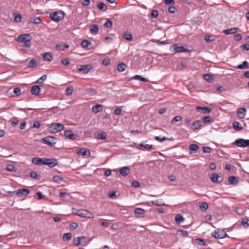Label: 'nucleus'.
Instances as JSON below:
<instances>
[{
    "label": "nucleus",
    "instance_id": "nucleus-19",
    "mask_svg": "<svg viewBox=\"0 0 249 249\" xmlns=\"http://www.w3.org/2000/svg\"><path fill=\"white\" fill-rule=\"evenodd\" d=\"M41 56L43 57L44 61H47L48 62H51L52 61L53 59V56L50 53H42Z\"/></svg>",
    "mask_w": 249,
    "mask_h": 249
},
{
    "label": "nucleus",
    "instance_id": "nucleus-14",
    "mask_svg": "<svg viewBox=\"0 0 249 249\" xmlns=\"http://www.w3.org/2000/svg\"><path fill=\"white\" fill-rule=\"evenodd\" d=\"M76 153L77 154H80L83 157H89L90 156V152L89 150H87L85 148H81L77 151Z\"/></svg>",
    "mask_w": 249,
    "mask_h": 249
},
{
    "label": "nucleus",
    "instance_id": "nucleus-41",
    "mask_svg": "<svg viewBox=\"0 0 249 249\" xmlns=\"http://www.w3.org/2000/svg\"><path fill=\"white\" fill-rule=\"evenodd\" d=\"M198 149V146L195 144H192L189 146V150L196 152Z\"/></svg>",
    "mask_w": 249,
    "mask_h": 249
},
{
    "label": "nucleus",
    "instance_id": "nucleus-35",
    "mask_svg": "<svg viewBox=\"0 0 249 249\" xmlns=\"http://www.w3.org/2000/svg\"><path fill=\"white\" fill-rule=\"evenodd\" d=\"M193 126L194 129H199L201 126V122L200 120H197L193 123Z\"/></svg>",
    "mask_w": 249,
    "mask_h": 249
},
{
    "label": "nucleus",
    "instance_id": "nucleus-59",
    "mask_svg": "<svg viewBox=\"0 0 249 249\" xmlns=\"http://www.w3.org/2000/svg\"><path fill=\"white\" fill-rule=\"evenodd\" d=\"M211 148L208 146H205L203 148L204 153H210L211 152Z\"/></svg>",
    "mask_w": 249,
    "mask_h": 249
},
{
    "label": "nucleus",
    "instance_id": "nucleus-44",
    "mask_svg": "<svg viewBox=\"0 0 249 249\" xmlns=\"http://www.w3.org/2000/svg\"><path fill=\"white\" fill-rule=\"evenodd\" d=\"M199 208L201 210L206 211L208 208V204L206 202H202L199 205Z\"/></svg>",
    "mask_w": 249,
    "mask_h": 249
},
{
    "label": "nucleus",
    "instance_id": "nucleus-33",
    "mask_svg": "<svg viewBox=\"0 0 249 249\" xmlns=\"http://www.w3.org/2000/svg\"><path fill=\"white\" fill-rule=\"evenodd\" d=\"M151 203L153 205L159 206L165 205V204L162 202V200L161 199L160 200H153L151 201Z\"/></svg>",
    "mask_w": 249,
    "mask_h": 249
},
{
    "label": "nucleus",
    "instance_id": "nucleus-2",
    "mask_svg": "<svg viewBox=\"0 0 249 249\" xmlns=\"http://www.w3.org/2000/svg\"><path fill=\"white\" fill-rule=\"evenodd\" d=\"M32 37L30 34H25L19 36L17 41L22 43L26 47H30L31 45V41Z\"/></svg>",
    "mask_w": 249,
    "mask_h": 249
},
{
    "label": "nucleus",
    "instance_id": "nucleus-55",
    "mask_svg": "<svg viewBox=\"0 0 249 249\" xmlns=\"http://www.w3.org/2000/svg\"><path fill=\"white\" fill-rule=\"evenodd\" d=\"M242 224L245 228H247L249 226V224H248V220L247 218H244L242 219Z\"/></svg>",
    "mask_w": 249,
    "mask_h": 249
},
{
    "label": "nucleus",
    "instance_id": "nucleus-36",
    "mask_svg": "<svg viewBox=\"0 0 249 249\" xmlns=\"http://www.w3.org/2000/svg\"><path fill=\"white\" fill-rule=\"evenodd\" d=\"M37 65V63L36 62V60L35 59H32L29 62L28 67L29 68H35L36 67Z\"/></svg>",
    "mask_w": 249,
    "mask_h": 249
},
{
    "label": "nucleus",
    "instance_id": "nucleus-26",
    "mask_svg": "<svg viewBox=\"0 0 249 249\" xmlns=\"http://www.w3.org/2000/svg\"><path fill=\"white\" fill-rule=\"evenodd\" d=\"M196 109L198 111L201 110L203 111L204 113H208L211 112V109L208 107H201L199 106H197L196 107Z\"/></svg>",
    "mask_w": 249,
    "mask_h": 249
},
{
    "label": "nucleus",
    "instance_id": "nucleus-15",
    "mask_svg": "<svg viewBox=\"0 0 249 249\" xmlns=\"http://www.w3.org/2000/svg\"><path fill=\"white\" fill-rule=\"evenodd\" d=\"M32 162L35 165H42L44 164V158H33L32 159Z\"/></svg>",
    "mask_w": 249,
    "mask_h": 249
},
{
    "label": "nucleus",
    "instance_id": "nucleus-64",
    "mask_svg": "<svg viewBox=\"0 0 249 249\" xmlns=\"http://www.w3.org/2000/svg\"><path fill=\"white\" fill-rule=\"evenodd\" d=\"M78 227V224L76 223L73 222L70 225V228L71 230H75Z\"/></svg>",
    "mask_w": 249,
    "mask_h": 249
},
{
    "label": "nucleus",
    "instance_id": "nucleus-22",
    "mask_svg": "<svg viewBox=\"0 0 249 249\" xmlns=\"http://www.w3.org/2000/svg\"><path fill=\"white\" fill-rule=\"evenodd\" d=\"M95 136L96 138L101 140H105L107 138V135L105 132H98L95 133Z\"/></svg>",
    "mask_w": 249,
    "mask_h": 249
},
{
    "label": "nucleus",
    "instance_id": "nucleus-11",
    "mask_svg": "<svg viewBox=\"0 0 249 249\" xmlns=\"http://www.w3.org/2000/svg\"><path fill=\"white\" fill-rule=\"evenodd\" d=\"M92 69V67L91 65H79L78 67V71L79 72H82L83 73H88L91 69Z\"/></svg>",
    "mask_w": 249,
    "mask_h": 249
},
{
    "label": "nucleus",
    "instance_id": "nucleus-40",
    "mask_svg": "<svg viewBox=\"0 0 249 249\" xmlns=\"http://www.w3.org/2000/svg\"><path fill=\"white\" fill-rule=\"evenodd\" d=\"M53 180L57 183H59L63 180V178L59 176H55L53 177Z\"/></svg>",
    "mask_w": 249,
    "mask_h": 249
},
{
    "label": "nucleus",
    "instance_id": "nucleus-3",
    "mask_svg": "<svg viewBox=\"0 0 249 249\" xmlns=\"http://www.w3.org/2000/svg\"><path fill=\"white\" fill-rule=\"evenodd\" d=\"M64 128V126L62 124L59 123H53L49 127V131L52 133H56L62 130Z\"/></svg>",
    "mask_w": 249,
    "mask_h": 249
},
{
    "label": "nucleus",
    "instance_id": "nucleus-34",
    "mask_svg": "<svg viewBox=\"0 0 249 249\" xmlns=\"http://www.w3.org/2000/svg\"><path fill=\"white\" fill-rule=\"evenodd\" d=\"M133 79L135 80H139L141 81H143L144 82H148V80L146 78H145L144 77H142L141 75H136L132 77Z\"/></svg>",
    "mask_w": 249,
    "mask_h": 249
},
{
    "label": "nucleus",
    "instance_id": "nucleus-1",
    "mask_svg": "<svg viewBox=\"0 0 249 249\" xmlns=\"http://www.w3.org/2000/svg\"><path fill=\"white\" fill-rule=\"evenodd\" d=\"M72 213L80 217L93 219L94 215L89 211L85 209H72Z\"/></svg>",
    "mask_w": 249,
    "mask_h": 249
},
{
    "label": "nucleus",
    "instance_id": "nucleus-45",
    "mask_svg": "<svg viewBox=\"0 0 249 249\" xmlns=\"http://www.w3.org/2000/svg\"><path fill=\"white\" fill-rule=\"evenodd\" d=\"M155 139L158 141V142H163V141H165V140H170V141H173L174 139L173 138H170L169 139H167L166 137H162V138H160L158 136H156L155 137Z\"/></svg>",
    "mask_w": 249,
    "mask_h": 249
},
{
    "label": "nucleus",
    "instance_id": "nucleus-4",
    "mask_svg": "<svg viewBox=\"0 0 249 249\" xmlns=\"http://www.w3.org/2000/svg\"><path fill=\"white\" fill-rule=\"evenodd\" d=\"M64 17V13L61 11H56L50 14L51 19L55 22H58Z\"/></svg>",
    "mask_w": 249,
    "mask_h": 249
},
{
    "label": "nucleus",
    "instance_id": "nucleus-28",
    "mask_svg": "<svg viewBox=\"0 0 249 249\" xmlns=\"http://www.w3.org/2000/svg\"><path fill=\"white\" fill-rule=\"evenodd\" d=\"M219 178H220V177L216 174H213L211 177V180L213 182H220L221 180H219Z\"/></svg>",
    "mask_w": 249,
    "mask_h": 249
},
{
    "label": "nucleus",
    "instance_id": "nucleus-30",
    "mask_svg": "<svg viewBox=\"0 0 249 249\" xmlns=\"http://www.w3.org/2000/svg\"><path fill=\"white\" fill-rule=\"evenodd\" d=\"M228 180L231 184H236L238 182V178L234 176H230L228 178Z\"/></svg>",
    "mask_w": 249,
    "mask_h": 249
},
{
    "label": "nucleus",
    "instance_id": "nucleus-31",
    "mask_svg": "<svg viewBox=\"0 0 249 249\" xmlns=\"http://www.w3.org/2000/svg\"><path fill=\"white\" fill-rule=\"evenodd\" d=\"M126 68V65L124 63H120L117 66V70L120 72L124 71Z\"/></svg>",
    "mask_w": 249,
    "mask_h": 249
},
{
    "label": "nucleus",
    "instance_id": "nucleus-21",
    "mask_svg": "<svg viewBox=\"0 0 249 249\" xmlns=\"http://www.w3.org/2000/svg\"><path fill=\"white\" fill-rule=\"evenodd\" d=\"M119 173L121 175L125 176L130 173V170L127 167H124L120 169Z\"/></svg>",
    "mask_w": 249,
    "mask_h": 249
},
{
    "label": "nucleus",
    "instance_id": "nucleus-8",
    "mask_svg": "<svg viewBox=\"0 0 249 249\" xmlns=\"http://www.w3.org/2000/svg\"><path fill=\"white\" fill-rule=\"evenodd\" d=\"M234 143L240 147H249V140L238 139L234 142Z\"/></svg>",
    "mask_w": 249,
    "mask_h": 249
},
{
    "label": "nucleus",
    "instance_id": "nucleus-7",
    "mask_svg": "<svg viewBox=\"0 0 249 249\" xmlns=\"http://www.w3.org/2000/svg\"><path fill=\"white\" fill-rule=\"evenodd\" d=\"M41 141L44 143L53 146L56 143V139L54 137L48 136L42 139Z\"/></svg>",
    "mask_w": 249,
    "mask_h": 249
},
{
    "label": "nucleus",
    "instance_id": "nucleus-29",
    "mask_svg": "<svg viewBox=\"0 0 249 249\" xmlns=\"http://www.w3.org/2000/svg\"><path fill=\"white\" fill-rule=\"evenodd\" d=\"M102 109V106L101 105H97L92 107V111L94 113H98Z\"/></svg>",
    "mask_w": 249,
    "mask_h": 249
},
{
    "label": "nucleus",
    "instance_id": "nucleus-20",
    "mask_svg": "<svg viewBox=\"0 0 249 249\" xmlns=\"http://www.w3.org/2000/svg\"><path fill=\"white\" fill-rule=\"evenodd\" d=\"M238 29V28L234 27L229 29L225 30L223 31V33L225 35L234 34L237 32Z\"/></svg>",
    "mask_w": 249,
    "mask_h": 249
},
{
    "label": "nucleus",
    "instance_id": "nucleus-12",
    "mask_svg": "<svg viewBox=\"0 0 249 249\" xmlns=\"http://www.w3.org/2000/svg\"><path fill=\"white\" fill-rule=\"evenodd\" d=\"M30 192V190L28 189H19L16 191V196L18 197L26 196L29 194Z\"/></svg>",
    "mask_w": 249,
    "mask_h": 249
},
{
    "label": "nucleus",
    "instance_id": "nucleus-61",
    "mask_svg": "<svg viewBox=\"0 0 249 249\" xmlns=\"http://www.w3.org/2000/svg\"><path fill=\"white\" fill-rule=\"evenodd\" d=\"M41 125L39 121H36L34 123L33 127L34 128H38Z\"/></svg>",
    "mask_w": 249,
    "mask_h": 249
},
{
    "label": "nucleus",
    "instance_id": "nucleus-27",
    "mask_svg": "<svg viewBox=\"0 0 249 249\" xmlns=\"http://www.w3.org/2000/svg\"><path fill=\"white\" fill-rule=\"evenodd\" d=\"M56 48L57 50L60 51H64L65 49H68L69 47V45L65 43H61L56 45Z\"/></svg>",
    "mask_w": 249,
    "mask_h": 249
},
{
    "label": "nucleus",
    "instance_id": "nucleus-63",
    "mask_svg": "<svg viewBox=\"0 0 249 249\" xmlns=\"http://www.w3.org/2000/svg\"><path fill=\"white\" fill-rule=\"evenodd\" d=\"M20 92L21 90L19 88H16L14 89V93L17 96L19 95L20 94Z\"/></svg>",
    "mask_w": 249,
    "mask_h": 249
},
{
    "label": "nucleus",
    "instance_id": "nucleus-48",
    "mask_svg": "<svg viewBox=\"0 0 249 249\" xmlns=\"http://www.w3.org/2000/svg\"><path fill=\"white\" fill-rule=\"evenodd\" d=\"M177 234L183 236H187L188 235V232L183 230H178L177 231Z\"/></svg>",
    "mask_w": 249,
    "mask_h": 249
},
{
    "label": "nucleus",
    "instance_id": "nucleus-60",
    "mask_svg": "<svg viewBox=\"0 0 249 249\" xmlns=\"http://www.w3.org/2000/svg\"><path fill=\"white\" fill-rule=\"evenodd\" d=\"M203 77L207 81H210L212 78V76L209 74H204Z\"/></svg>",
    "mask_w": 249,
    "mask_h": 249
},
{
    "label": "nucleus",
    "instance_id": "nucleus-53",
    "mask_svg": "<svg viewBox=\"0 0 249 249\" xmlns=\"http://www.w3.org/2000/svg\"><path fill=\"white\" fill-rule=\"evenodd\" d=\"M212 120V118L210 116H206L203 119V122L204 124L209 123Z\"/></svg>",
    "mask_w": 249,
    "mask_h": 249
},
{
    "label": "nucleus",
    "instance_id": "nucleus-9",
    "mask_svg": "<svg viewBox=\"0 0 249 249\" xmlns=\"http://www.w3.org/2000/svg\"><path fill=\"white\" fill-rule=\"evenodd\" d=\"M171 50L174 53H179L182 52H187L188 50L183 46H178V44H174L171 47Z\"/></svg>",
    "mask_w": 249,
    "mask_h": 249
},
{
    "label": "nucleus",
    "instance_id": "nucleus-10",
    "mask_svg": "<svg viewBox=\"0 0 249 249\" xmlns=\"http://www.w3.org/2000/svg\"><path fill=\"white\" fill-rule=\"evenodd\" d=\"M58 163L57 160L55 159L44 158V164L52 168L56 166Z\"/></svg>",
    "mask_w": 249,
    "mask_h": 249
},
{
    "label": "nucleus",
    "instance_id": "nucleus-24",
    "mask_svg": "<svg viewBox=\"0 0 249 249\" xmlns=\"http://www.w3.org/2000/svg\"><path fill=\"white\" fill-rule=\"evenodd\" d=\"M233 128L236 131H240L243 129V127L240 124L236 121H234L232 123Z\"/></svg>",
    "mask_w": 249,
    "mask_h": 249
},
{
    "label": "nucleus",
    "instance_id": "nucleus-50",
    "mask_svg": "<svg viewBox=\"0 0 249 249\" xmlns=\"http://www.w3.org/2000/svg\"><path fill=\"white\" fill-rule=\"evenodd\" d=\"M181 119H182V118L181 116H176L173 118V119L172 120V123L175 124L178 122L180 121L181 120Z\"/></svg>",
    "mask_w": 249,
    "mask_h": 249
},
{
    "label": "nucleus",
    "instance_id": "nucleus-32",
    "mask_svg": "<svg viewBox=\"0 0 249 249\" xmlns=\"http://www.w3.org/2000/svg\"><path fill=\"white\" fill-rule=\"evenodd\" d=\"M6 170L9 172H16L17 171V168L12 164L7 165Z\"/></svg>",
    "mask_w": 249,
    "mask_h": 249
},
{
    "label": "nucleus",
    "instance_id": "nucleus-23",
    "mask_svg": "<svg viewBox=\"0 0 249 249\" xmlns=\"http://www.w3.org/2000/svg\"><path fill=\"white\" fill-rule=\"evenodd\" d=\"M99 28L96 24L92 25L90 26V32L91 34L96 35L98 33Z\"/></svg>",
    "mask_w": 249,
    "mask_h": 249
},
{
    "label": "nucleus",
    "instance_id": "nucleus-13",
    "mask_svg": "<svg viewBox=\"0 0 249 249\" xmlns=\"http://www.w3.org/2000/svg\"><path fill=\"white\" fill-rule=\"evenodd\" d=\"M64 135L68 139H69L71 140H74L77 136L76 134H74L72 131L70 130H67L64 132Z\"/></svg>",
    "mask_w": 249,
    "mask_h": 249
},
{
    "label": "nucleus",
    "instance_id": "nucleus-51",
    "mask_svg": "<svg viewBox=\"0 0 249 249\" xmlns=\"http://www.w3.org/2000/svg\"><path fill=\"white\" fill-rule=\"evenodd\" d=\"M73 91V87L72 86L69 87L68 88H67V89H66V94L68 95H70L72 93Z\"/></svg>",
    "mask_w": 249,
    "mask_h": 249
},
{
    "label": "nucleus",
    "instance_id": "nucleus-17",
    "mask_svg": "<svg viewBox=\"0 0 249 249\" xmlns=\"http://www.w3.org/2000/svg\"><path fill=\"white\" fill-rule=\"evenodd\" d=\"M237 112L238 117L240 119H243L246 115V109L245 107L240 108L237 110Z\"/></svg>",
    "mask_w": 249,
    "mask_h": 249
},
{
    "label": "nucleus",
    "instance_id": "nucleus-38",
    "mask_svg": "<svg viewBox=\"0 0 249 249\" xmlns=\"http://www.w3.org/2000/svg\"><path fill=\"white\" fill-rule=\"evenodd\" d=\"M139 145L141 147H142L144 150H149L153 148L152 145L148 144L140 143Z\"/></svg>",
    "mask_w": 249,
    "mask_h": 249
},
{
    "label": "nucleus",
    "instance_id": "nucleus-18",
    "mask_svg": "<svg viewBox=\"0 0 249 249\" xmlns=\"http://www.w3.org/2000/svg\"><path fill=\"white\" fill-rule=\"evenodd\" d=\"M40 91V88L38 85L33 86L31 89V93L33 95H37Z\"/></svg>",
    "mask_w": 249,
    "mask_h": 249
},
{
    "label": "nucleus",
    "instance_id": "nucleus-49",
    "mask_svg": "<svg viewBox=\"0 0 249 249\" xmlns=\"http://www.w3.org/2000/svg\"><path fill=\"white\" fill-rule=\"evenodd\" d=\"M124 38H125L127 40H132V36L129 33H124L123 35Z\"/></svg>",
    "mask_w": 249,
    "mask_h": 249
},
{
    "label": "nucleus",
    "instance_id": "nucleus-52",
    "mask_svg": "<svg viewBox=\"0 0 249 249\" xmlns=\"http://www.w3.org/2000/svg\"><path fill=\"white\" fill-rule=\"evenodd\" d=\"M47 78L46 75H43L42 76H41L37 81V83L41 84L44 81H45Z\"/></svg>",
    "mask_w": 249,
    "mask_h": 249
},
{
    "label": "nucleus",
    "instance_id": "nucleus-47",
    "mask_svg": "<svg viewBox=\"0 0 249 249\" xmlns=\"http://www.w3.org/2000/svg\"><path fill=\"white\" fill-rule=\"evenodd\" d=\"M90 44L88 40H84L81 42V46L85 49L88 48L89 45Z\"/></svg>",
    "mask_w": 249,
    "mask_h": 249
},
{
    "label": "nucleus",
    "instance_id": "nucleus-62",
    "mask_svg": "<svg viewBox=\"0 0 249 249\" xmlns=\"http://www.w3.org/2000/svg\"><path fill=\"white\" fill-rule=\"evenodd\" d=\"M37 196L38 199H41L45 197V196L43 195L41 192H37L36 194Z\"/></svg>",
    "mask_w": 249,
    "mask_h": 249
},
{
    "label": "nucleus",
    "instance_id": "nucleus-58",
    "mask_svg": "<svg viewBox=\"0 0 249 249\" xmlns=\"http://www.w3.org/2000/svg\"><path fill=\"white\" fill-rule=\"evenodd\" d=\"M131 186L135 188H137L140 186V183L138 181L135 180L133 181L131 183Z\"/></svg>",
    "mask_w": 249,
    "mask_h": 249
},
{
    "label": "nucleus",
    "instance_id": "nucleus-37",
    "mask_svg": "<svg viewBox=\"0 0 249 249\" xmlns=\"http://www.w3.org/2000/svg\"><path fill=\"white\" fill-rule=\"evenodd\" d=\"M98 8L103 11H105L107 9V6L103 2H99L97 4Z\"/></svg>",
    "mask_w": 249,
    "mask_h": 249
},
{
    "label": "nucleus",
    "instance_id": "nucleus-25",
    "mask_svg": "<svg viewBox=\"0 0 249 249\" xmlns=\"http://www.w3.org/2000/svg\"><path fill=\"white\" fill-rule=\"evenodd\" d=\"M237 68L241 70L248 69H249V65L247 61H245L242 64L239 65Z\"/></svg>",
    "mask_w": 249,
    "mask_h": 249
},
{
    "label": "nucleus",
    "instance_id": "nucleus-6",
    "mask_svg": "<svg viewBox=\"0 0 249 249\" xmlns=\"http://www.w3.org/2000/svg\"><path fill=\"white\" fill-rule=\"evenodd\" d=\"M86 239L87 237L84 236L74 238L73 239V244L76 246L80 245L86 246L88 244Z\"/></svg>",
    "mask_w": 249,
    "mask_h": 249
},
{
    "label": "nucleus",
    "instance_id": "nucleus-16",
    "mask_svg": "<svg viewBox=\"0 0 249 249\" xmlns=\"http://www.w3.org/2000/svg\"><path fill=\"white\" fill-rule=\"evenodd\" d=\"M134 213L137 215V217H143L144 216L145 211L143 209L137 208L135 209Z\"/></svg>",
    "mask_w": 249,
    "mask_h": 249
},
{
    "label": "nucleus",
    "instance_id": "nucleus-42",
    "mask_svg": "<svg viewBox=\"0 0 249 249\" xmlns=\"http://www.w3.org/2000/svg\"><path fill=\"white\" fill-rule=\"evenodd\" d=\"M30 22L35 24H39L41 23V20L40 18L36 17L31 18Z\"/></svg>",
    "mask_w": 249,
    "mask_h": 249
},
{
    "label": "nucleus",
    "instance_id": "nucleus-56",
    "mask_svg": "<svg viewBox=\"0 0 249 249\" xmlns=\"http://www.w3.org/2000/svg\"><path fill=\"white\" fill-rule=\"evenodd\" d=\"M242 38V36L240 34H236L234 36V39L236 41H240Z\"/></svg>",
    "mask_w": 249,
    "mask_h": 249
},
{
    "label": "nucleus",
    "instance_id": "nucleus-5",
    "mask_svg": "<svg viewBox=\"0 0 249 249\" xmlns=\"http://www.w3.org/2000/svg\"><path fill=\"white\" fill-rule=\"evenodd\" d=\"M227 233L224 230L217 229L212 233V236L216 239H222L226 237Z\"/></svg>",
    "mask_w": 249,
    "mask_h": 249
},
{
    "label": "nucleus",
    "instance_id": "nucleus-46",
    "mask_svg": "<svg viewBox=\"0 0 249 249\" xmlns=\"http://www.w3.org/2000/svg\"><path fill=\"white\" fill-rule=\"evenodd\" d=\"M71 238V234L70 232L64 233L63 239L64 241H68Z\"/></svg>",
    "mask_w": 249,
    "mask_h": 249
},
{
    "label": "nucleus",
    "instance_id": "nucleus-54",
    "mask_svg": "<svg viewBox=\"0 0 249 249\" xmlns=\"http://www.w3.org/2000/svg\"><path fill=\"white\" fill-rule=\"evenodd\" d=\"M21 16L20 15H17L14 17V21L16 22H20L21 20Z\"/></svg>",
    "mask_w": 249,
    "mask_h": 249
},
{
    "label": "nucleus",
    "instance_id": "nucleus-43",
    "mask_svg": "<svg viewBox=\"0 0 249 249\" xmlns=\"http://www.w3.org/2000/svg\"><path fill=\"white\" fill-rule=\"evenodd\" d=\"M112 22L109 19H107L104 24V27L106 28H110L112 27Z\"/></svg>",
    "mask_w": 249,
    "mask_h": 249
},
{
    "label": "nucleus",
    "instance_id": "nucleus-57",
    "mask_svg": "<svg viewBox=\"0 0 249 249\" xmlns=\"http://www.w3.org/2000/svg\"><path fill=\"white\" fill-rule=\"evenodd\" d=\"M152 18H156L158 16V12L156 10H153L151 14Z\"/></svg>",
    "mask_w": 249,
    "mask_h": 249
},
{
    "label": "nucleus",
    "instance_id": "nucleus-39",
    "mask_svg": "<svg viewBox=\"0 0 249 249\" xmlns=\"http://www.w3.org/2000/svg\"><path fill=\"white\" fill-rule=\"evenodd\" d=\"M175 221L177 223L180 224L184 221V218L180 214H178L175 217Z\"/></svg>",
    "mask_w": 249,
    "mask_h": 249
}]
</instances>
